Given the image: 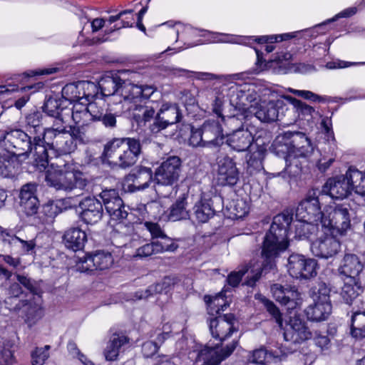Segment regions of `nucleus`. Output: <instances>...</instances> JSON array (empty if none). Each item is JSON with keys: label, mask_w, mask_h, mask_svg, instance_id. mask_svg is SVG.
Returning a JSON list of instances; mask_svg holds the SVG:
<instances>
[{"label": "nucleus", "mask_w": 365, "mask_h": 365, "mask_svg": "<svg viewBox=\"0 0 365 365\" xmlns=\"http://www.w3.org/2000/svg\"><path fill=\"white\" fill-rule=\"evenodd\" d=\"M292 221V215L288 211L283 212L273 218L270 229L266 233L262 246L264 269L268 266L272 268L275 259L289 247L288 228Z\"/></svg>", "instance_id": "obj_1"}, {"label": "nucleus", "mask_w": 365, "mask_h": 365, "mask_svg": "<svg viewBox=\"0 0 365 365\" xmlns=\"http://www.w3.org/2000/svg\"><path fill=\"white\" fill-rule=\"evenodd\" d=\"M47 166L46 183L57 190H83L87 185L86 175L72 162L65 163L61 158H56L55 162L50 161Z\"/></svg>", "instance_id": "obj_2"}, {"label": "nucleus", "mask_w": 365, "mask_h": 365, "mask_svg": "<svg viewBox=\"0 0 365 365\" xmlns=\"http://www.w3.org/2000/svg\"><path fill=\"white\" fill-rule=\"evenodd\" d=\"M141 153L139 140L133 138H114L104 145L103 155L111 164L121 168L133 165Z\"/></svg>", "instance_id": "obj_3"}, {"label": "nucleus", "mask_w": 365, "mask_h": 365, "mask_svg": "<svg viewBox=\"0 0 365 365\" xmlns=\"http://www.w3.org/2000/svg\"><path fill=\"white\" fill-rule=\"evenodd\" d=\"M226 142L232 150L238 153L250 149L247 163L251 173L262 168L266 147L263 144L259 145L257 140L254 143V137L248 129L240 128L233 131L227 135Z\"/></svg>", "instance_id": "obj_4"}, {"label": "nucleus", "mask_w": 365, "mask_h": 365, "mask_svg": "<svg viewBox=\"0 0 365 365\" xmlns=\"http://www.w3.org/2000/svg\"><path fill=\"white\" fill-rule=\"evenodd\" d=\"M0 147L16 157H29L33 154L34 164L37 167V155L35 153L34 140L31 134L21 129H12L0 136Z\"/></svg>", "instance_id": "obj_5"}, {"label": "nucleus", "mask_w": 365, "mask_h": 365, "mask_svg": "<svg viewBox=\"0 0 365 365\" xmlns=\"http://www.w3.org/2000/svg\"><path fill=\"white\" fill-rule=\"evenodd\" d=\"M285 135L291 138L289 146L287 147V155L286 158L287 170L294 175H297L301 171L298 166L297 158H308L314 152V147L310 140L304 133L300 132L286 133Z\"/></svg>", "instance_id": "obj_6"}, {"label": "nucleus", "mask_w": 365, "mask_h": 365, "mask_svg": "<svg viewBox=\"0 0 365 365\" xmlns=\"http://www.w3.org/2000/svg\"><path fill=\"white\" fill-rule=\"evenodd\" d=\"M351 207L342 203L329 206L324 211L322 226L342 235L351 227Z\"/></svg>", "instance_id": "obj_7"}, {"label": "nucleus", "mask_w": 365, "mask_h": 365, "mask_svg": "<svg viewBox=\"0 0 365 365\" xmlns=\"http://www.w3.org/2000/svg\"><path fill=\"white\" fill-rule=\"evenodd\" d=\"M320 192L312 189L306 197L298 205L296 210V217L299 221H311L322 224L324 212H322L319 195Z\"/></svg>", "instance_id": "obj_8"}, {"label": "nucleus", "mask_w": 365, "mask_h": 365, "mask_svg": "<svg viewBox=\"0 0 365 365\" xmlns=\"http://www.w3.org/2000/svg\"><path fill=\"white\" fill-rule=\"evenodd\" d=\"M42 115L38 112L29 114L26 118V130L28 131L34 140L35 153L38 161L43 165L46 162L45 148V129L41 123Z\"/></svg>", "instance_id": "obj_9"}, {"label": "nucleus", "mask_w": 365, "mask_h": 365, "mask_svg": "<svg viewBox=\"0 0 365 365\" xmlns=\"http://www.w3.org/2000/svg\"><path fill=\"white\" fill-rule=\"evenodd\" d=\"M46 162L42 163L37 160V168L40 170L45 169L49 162L53 160V155L56 156V153L60 154H68L76 149V142H74L70 131H67L56 135L50 140H46L45 142Z\"/></svg>", "instance_id": "obj_10"}, {"label": "nucleus", "mask_w": 365, "mask_h": 365, "mask_svg": "<svg viewBox=\"0 0 365 365\" xmlns=\"http://www.w3.org/2000/svg\"><path fill=\"white\" fill-rule=\"evenodd\" d=\"M98 88L96 84L91 81H78L68 83L62 89V98L70 103L82 101L83 103L93 99L98 94Z\"/></svg>", "instance_id": "obj_11"}, {"label": "nucleus", "mask_w": 365, "mask_h": 365, "mask_svg": "<svg viewBox=\"0 0 365 365\" xmlns=\"http://www.w3.org/2000/svg\"><path fill=\"white\" fill-rule=\"evenodd\" d=\"M114 259L108 251L99 250L86 255L76 261V270L81 272L106 270L112 267Z\"/></svg>", "instance_id": "obj_12"}, {"label": "nucleus", "mask_w": 365, "mask_h": 365, "mask_svg": "<svg viewBox=\"0 0 365 365\" xmlns=\"http://www.w3.org/2000/svg\"><path fill=\"white\" fill-rule=\"evenodd\" d=\"M317 262L299 254H292L287 264L289 274L297 279H309L317 275Z\"/></svg>", "instance_id": "obj_13"}, {"label": "nucleus", "mask_w": 365, "mask_h": 365, "mask_svg": "<svg viewBox=\"0 0 365 365\" xmlns=\"http://www.w3.org/2000/svg\"><path fill=\"white\" fill-rule=\"evenodd\" d=\"M180 172V158L177 156L169 157L155 171V179L158 186H172L178 180Z\"/></svg>", "instance_id": "obj_14"}, {"label": "nucleus", "mask_w": 365, "mask_h": 365, "mask_svg": "<svg viewBox=\"0 0 365 365\" xmlns=\"http://www.w3.org/2000/svg\"><path fill=\"white\" fill-rule=\"evenodd\" d=\"M181 116L179 107L176 104L164 103L150 127V131L155 134L159 133L168 126L179 122Z\"/></svg>", "instance_id": "obj_15"}, {"label": "nucleus", "mask_w": 365, "mask_h": 365, "mask_svg": "<svg viewBox=\"0 0 365 365\" xmlns=\"http://www.w3.org/2000/svg\"><path fill=\"white\" fill-rule=\"evenodd\" d=\"M235 317L232 314L219 316L210 320V330L212 336L217 341L215 346L221 344L234 332L237 331L235 327Z\"/></svg>", "instance_id": "obj_16"}, {"label": "nucleus", "mask_w": 365, "mask_h": 365, "mask_svg": "<svg viewBox=\"0 0 365 365\" xmlns=\"http://www.w3.org/2000/svg\"><path fill=\"white\" fill-rule=\"evenodd\" d=\"M240 180V171L236 163L225 155L217 160V182L221 186H234Z\"/></svg>", "instance_id": "obj_17"}, {"label": "nucleus", "mask_w": 365, "mask_h": 365, "mask_svg": "<svg viewBox=\"0 0 365 365\" xmlns=\"http://www.w3.org/2000/svg\"><path fill=\"white\" fill-rule=\"evenodd\" d=\"M310 249L314 256L329 259L339 252L341 244L332 235L324 234L312 242Z\"/></svg>", "instance_id": "obj_18"}, {"label": "nucleus", "mask_w": 365, "mask_h": 365, "mask_svg": "<svg viewBox=\"0 0 365 365\" xmlns=\"http://www.w3.org/2000/svg\"><path fill=\"white\" fill-rule=\"evenodd\" d=\"M99 196L113 220H120L127 217L128 212L125 210L123 200L115 190H103Z\"/></svg>", "instance_id": "obj_19"}, {"label": "nucleus", "mask_w": 365, "mask_h": 365, "mask_svg": "<svg viewBox=\"0 0 365 365\" xmlns=\"http://www.w3.org/2000/svg\"><path fill=\"white\" fill-rule=\"evenodd\" d=\"M271 291L274 299L286 306L288 310L295 309L302 303L301 294L295 287H284L281 284H275L272 286Z\"/></svg>", "instance_id": "obj_20"}, {"label": "nucleus", "mask_w": 365, "mask_h": 365, "mask_svg": "<svg viewBox=\"0 0 365 365\" xmlns=\"http://www.w3.org/2000/svg\"><path fill=\"white\" fill-rule=\"evenodd\" d=\"M351 192V187L346 175H339L329 178L320 192L329 195L331 198L342 200L347 197Z\"/></svg>", "instance_id": "obj_21"}, {"label": "nucleus", "mask_w": 365, "mask_h": 365, "mask_svg": "<svg viewBox=\"0 0 365 365\" xmlns=\"http://www.w3.org/2000/svg\"><path fill=\"white\" fill-rule=\"evenodd\" d=\"M200 128L207 148L219 147L223 144V130L218 120H206Z\"/></svg>", "instance_id": "obj_22"}, {"label": "nucleus", "mask_w": 365, "mask_h": 365, "mask_svg": "<svg viewBox=\"0 0 365 365\" xmlns=\"http://www.w3.org/2000/svg\"><path fill=\"white\" fill-rule=\"evenodd\" d=\"M82 210L81 217L82 220L90 225L97 223L103 216V205L97 199L88 197L79 203Z\"/></svg>", "instance_id": "obj_23"}, {"label": "nucleus", "mask_w": 365, "mask_h": 365, "mask_svg": "<svg viewBox=\"0 0 365 365\" xmlns=\"http://www.w3.org/2000/svg\"><path fill=\"white\" fill-rule=\"evenodd\" d=\"M364 269V264L359 257L354 254H346L342 259L338 272L343 279L349 281L359 279V275Z\"/></svg>", "instance_id": "obj_24"}, {"label": "nucleus", "mask_w": 365, "mask_h": 365, "mask_svg": "<svg viewBox=\"0 0 365 365\" xmlns=\"http://www.w3.org/2000/svg\"><path fill=\"white\" fill-rule=\"evenodd\" d=\"M247 112L256 116L262 122H273L277 119L278 110L273 101L255 102L247 108Z\"/></svg>", "instance_id": "obj_25"}, {"label": "nucleus", "mask_w": 365, "mask_h": 365, "mask_svg": "<svg viewBox=\"0 0 365 365\" xmlns=\"http://www.w3.org/2000/svg\"><path fill=\"white\" fill-rule=\"evenodd\" d=\"M284 336L287 341L299 343L310 339L312 334L304 322L299 318L293 317L290 319L289 327L284 331Z\"/></svg>", "instance_id": "obj_26"}, {"label": "nucleus", "mask_w": 365, "mask_h": 365, "mask_svg": "<svg viewBox=\"0 0 365 365\" xmlns=\"http://www.w3.org/2000/svg\"><path fill=\"white\" fill-rule=\"evenodd\" d=\"M177 248L178 245L175 243H167V242L153 240L150 243H146L138 247L135 251L134 257L145 258L165 252H173Z\"/></svg>", "instance_id": "obj_27"}, {"label": "nucleus", "mask_w": 365, "mask_h": 365, "mask_svg": "<svg viewBox=\"0 0 365 365\" xmlns=\"http://www.w3.org/2000/svg\"><path fill=\"white\" fill-rule=\"evenodd\" d=\"M0 240L12 247H17L26 255L35 253L36 242L34 240H25L14 235L0 227Z\"/></svg>", "instance_id": "obj_28"}, {"label": "nucleus", "mask_w": 365, "mask_h": 365, "mask_svg": "<svg viewBox=\"0 0 365 365\" xmlns=\"http://www.w3.org/2000/svg\"><path fill=\"white\" fill-rule=\"evenodd\" d=\"M331 312L330 302L322 301L314 298L313 304H311L305 309L307 319L313 322L326 320Z\"/></svg>", "instance_id": "obj_29"}, {"label": "nucleus", "mask_w": 365, "mask_h": 365, "mask_svg": "<svg viewBox=\"0 0 365 365\" xmlns=\"http://www.w3.org/2000/svg\"><path fill=\"white\" fill-rule=\"evenodd\" d=\"M142 92L140 86L133 83L129 80H123L120 86L119 96H120L125 103L132 104L130 107H135V105L141 103L140 93Z\"/></svg>", "instance_id": "obj_30"}, {"label": "nucleus", "mask_w": 365, "mask_h": 365, "mask_svg": "<svg viewBox=\"0 0 365 365\" xmlns=\"http://www.w3.org/2000/svg\"><path fill=\"white\" fill-rule=\"evenodd\" d=\"M187 197V192H184L178 196L175 201L170 207V212L168 216L169 220L178 221L189 217Z\"/></svg>", "instance_id": "obj_31"}, {"label": "nucleus", "mask_w": 365, "mask_h": 365, "mask_svg": "<svg viewBox=\"0 0 365 365\" xmlns=\"http://www.w3.org/2000/svg\"><path fill=\"white\" fill-rule=\"evenodd\" d=\"M238 91V87L235 83L225 84L219 89L215 90V98L212 104V110L219 117L222 115L223 104L225 98H232L233 95ZM232 100L230 99V101Z\"/></svg>", "instance_id": "obj_32"}, {"label": "nucleus", "mask_w": 365, "mask_h": 365, "mask_svg": "<svg viewBox=\"0 0 365 365\" xmlns=\"http://www.w3.org/2000/svg\"><path fill=\"white\" fill-rule=\"evenodd\" d=\"M86 240V232L78 227L67 230L63 236L66 247L75 252L83 249Z\"/></svg>", "instance_id": "obj_33"}, {"label": "nucleus", "mask_w": 365, "mask_h": 365, "mask_svg": "<svg viewBox=\"0 0 365 365\" xmlns=\"http://www.w3.org/2000/svg\"><path fill=\"white\" fill-rule=\"evenodd\" d=\"M128 343L127 336L123 334H114L108 341L104 350V356L107 361H115L117 359L120 349Z\"/></svg>", "instance_id": "obj_34"}, {"label": "nucleus", "mask_w": 365, "mask_h": 365, "mask_svg": "<svg viewBox=\"0 0 365 365\" xmlns=\"http://www.w3.org/2000/svg\"><path fill=\"white\" fill-rule=\"evenodd\" d=\"M344 286L342 287L341 296L343 300L348 304H351L357 300L358 297L362 292V287L359 279L349 281L343 279Z\"/></svg>", "instance_id": "obj_35"}, {"label": "nucleus", "mask_w": 365, "mask_h": 365, "mask_svg": "<svg viewBox=\"0 0 365 365\" xmlns=\"http://www.w3.org/2000/svg\"><path fill=\"white\" fill-rule=\"evenodd\" d=\"M123 81V80L118 75L106 76L100 80L98 88L101 89V93L104 96H119L120 86Z\"/></svg>", "instance_id": "obj_36"}, {"label": "nucleus", "mask_w": 365, "mask_h": 365, "mask_svg": "<svg viewBox=\"0 0 365 365\" xmlns=\"http://www.w3.org/2000/svg\"><path fill=\"white\" fill-rule=\"evenodd\" d=\"M350 322L351 336L357 339L365 338V311H352Z\"/></svg>", "instance_id": "obj_37"}, {"label": "nucleus", "mask_w": 365, "mask_h": 365, "mask_svg": "<svg viewBox=\"0 0 365 365\" xmlns=\"http://www.w3.org/2000/svg\"><path fill=\"white\" fill-rule=\"evenodd\" d=\"M146 230L150 234L151 238L153 240H158L160 239V242H167V243H174L173 240L166 235L163 230L161 228L160 225L157 222L151 221H144L138 224L136 227V230Z\"/></svg>", "instance_id": "obj_38"}, {"label": "nucleus", "mask_w": 365, "mask_h": 365, "mask_svg": "<svg viewBox=\"0 0 365 365\" xmlns=\"http://www.w3.org/2000/svg\"><path fill=\"white\" fill-rule=\"evenodd\" d=\"M204 300L207 305V312L210 315L218 314L220 312L225 311L227 307L229 306L225 299L223 292H220L215 296L206 295L204 297Z\"/></svg>", "instance_id": "obj_39"}, {"label": "nucleus", "mask_w": 365, "mask_h": 365, "mask_svg": "<svg viewBox=\"0 0 365 365\" xmlns=\"http://www.w3.org/2000/svg\"><path fill=\"white\" fill-rule=\"evenodd\" d=\"M133 183L128 186L131 192L144 190L149 186L152 180V173L150 169L143 168L131 176Z\"/></svg>", "instance_id": "obj_40"}, {"label": "nucleus", "mask_w": 365, "mask_h": 365, "mask_svg": "<svg viewBox=\"0 0 365 365\" xmlns=\"http://www.w3.org/2000/svg\"><path fill=\"white\" fill-rule=\"evenodd\" d=\"M53 121L52 125L45 129V140H50L56 135L68 131L66 129V115L62 113L58 116H53Z\"/></svg>", "instance_id": "obj_41"}, {"label": "nucleus", "mask_w": 365, "mask_h": 365, "mask_svg": "<svg viewBox=\"0 0 365 365\" xmlns=\"http://www.w3.org/2000/svg\"><path fill=\"white\" fill-rule=\"evenodd\" d=\"M18 157L7 153L0 154V176L9 178L15 173Z\"/></svg>", "instance_id": "obj_42"}, {"label": "nucleus", "mask_w": 365, "mask_h": 365, "mask_svg": "<svg viewBox=\"0 0 365 365\" xmlns=\"http://www.w3.org/2000/svg\"><path fill=\"white\" fill-rule=\"evenodd\" d=\"M193 210L196 219L200 222H206L215 213L210 202L202 198L195 203Z\"/></svg>", "instance_id": "obj_43"}, {"label": "nucleus", "mask_w": 365, "mask_h": 365, "mask_svg": "<svg viewBox=\"0 0 365 365\" xmlns=\"http://www.w3.org/2000/svg\"><path fill=\"white\" fill-rule=\"evenodd\" d=\"M25 322L29 327L36 324L43 317V312L40 304L30 302L24 307Z\"/></svg>", "instance_id": "obj_44"}, {"label": "nucleus", "mask_w": 365, "mask_h": 365, "mask_svg": "<svg viewBox=\"0 0 365 365\" xmlns=\"http://www.w3.org/2000/svg\"><path fill=\"white\" fill-rule=\"evenodd\" d=\"M129 110L134 111L133 116L138 123L150 121L155 115L154 108L148 105H143L142 103L135 105V107H129Z\"/></svg>", "instance_id": "obj_45"}, {"label": "nucleus", "mask_w": 365, "mask_h": 365, "mask_svg": "<svg viewBox=\"0 0 365 365\" xmlns=\"http://www.w3.org/2000/svg\"><path fill=\"white\" fill-rule=\"evenodd\" d=\"M250 210V202L247 198H237L232 200L230 211L235 218H242Z\"/></svg>", "instance_id": "obj_46"}, {"label": "nucleus", "mask_w": 365, "mask_h": 365, "mask_svg": "<svg viewBox=\"0 0 365 365\" xmlns=\"http://www.w3.org/2000/svg\"><path fill=\"white\" fill-rule=\"evenodd\" d=\"M62 101L61 99L48 98L43 106V112L51 117L62 114L65 110V108H61Z\"/></svg>", "instance_id": "obj_47"}, {"label": "nucleus", "mask_w": 365, "mask_h": 365, "mask_svg": "<svg viewBox=\"0 0 365 365\" xmlns=\"http://www.w3.org/2000/svg\"><path fill=\"white\" fill-rule=\"evenodd\" d=\"M91 99L87 105V110L91 114V120H99L103 118V115L106 111L105 102L100 99L99 101H92Z\"/></svg>", "instance_id": "obj_48"}, {"label": "nucleus", "mask_w": 365, "mask_h": 365, "mask_svg": "<svg viewBox=\"0 0 365 365\" xmlns=\"http://www.w3.org/2000/svg\"><path fill=\"white\" fill-rule=\"evenodd\" d=\"M295 225L296 233L299 237L309 238L317 230L318 222L311 221H299Z\"/></svg>", "instance_id": "obj_49"}, {"label": "nucleus", "mask_w": 365, "mask_h": 365, "mask_svg": "<svg viewBox=\"0 0 365 365\" xmlns=\"http://www.w3.org/2000/svg\"><path fill=\"white\" fill-rule=\"evenodd\" d=\"M74 142L79 144H88L91 142V139L87 133L84 126L78 125L71 127L69 130Z\"/></svg>", "instance_id": "obj_50"}, {"label": "nucleus", "mask_w": 365, "mask_h": 365, "mask_svg": "<svg viewBox=\"0 0 365 365\" xmlns=\"http://www.w3.org/2000/svg\"><path fill=\"white\" fill-rule=\"evenodd\" d=\"M78 106H73L71 109V117L76 124H79L82 126L87 125L91 121V114L88 112L87 109L82 110H78Z\"/></svg>", "instance_id": "obj_51"}, {"label": "nucleus", "mask_w": 365, "mask_h": 365, "mask_svg": "<svg viewBox=\"0 0 365 365\" xmlns=\"http://www.w3.org/2000/svg\"><path fill=\"white\" fill-rule=\"evenodd\" d=\"M188 143L193 148H207L204 138L202 136V132L200 128H191L190 136L188 140Z\"/></svg>", "instance_id": "obj_52"}, {"label": "nucleus", "mask_w": 365, "mask_h": 365, "mask_svg": "<svg viewBox=\"0 0 365 365\" xmlns=\"http://www.w3.org/2000/svg\"><path fill=\"white\" fill-rule=\"evenodd\" d=\"M269 354L267 351L263 348L257 349L252 351H250L247 361L253 364H264Z\"/></svg>", "instance_id": "obj_53"}, {"label": "nucleus", "mask_w": 365, "mask_h": 365, "mask_svg": "<svg viewBox=\"0 0 365 365\" xmlns=\"http://www.w3.org/2000/svg\"><path fill=\"white\" fill-rule=\"evenodd\" d=\"M36 185L34 183H28L24 185L20 191V204L31 199L37 198L36 196Z\"/></svg>", "instance_id": "obj_54"}, {"label": "nucleus", "mask_w": 365, "mask_h": 365, "mask_svg": "<svg viewBox=\"0 0 365 365\" xmlns=\"http://www.w3.org/2000/svg\"><path fill=\"white\" fill-rule=\"evenodd\" d=\"M297 32L294 33H287L284 34H279V35H272V36H262L256 39L259 43L270 42H280L282 41H286L292 38H294L296 36V34Z\"/></svg>", "instance_id": "obj_55"}, {"label": "nucleus", "mask_w": 365, "mask_h": 365, "mask_svg": "<svg viewBox=\"0 0 365 365\" xmlns=\"http://www.w3.org/2000/svg\"><path fill=\"white\" fill-rule=\"evenodd\" d=\"M262 302L267 311L274 318L276 322L279 327L282 326V317L279 309L270 300L263 298Z\"/></svg>", "instance_id": "obj_56"}, {"label": "nucleus", "mask_w": 365, "mask_h": 365, "mask_svg": "<svg viewBox=\"0 0 365 365\" xmlns=\"http://www.w3.org/2000/svg\"><path fill=\"white\" fill-rule=\"evenodd\" d=\"M356 12H357V8L355 6L345 9L344 10H343L341 12H339V14H337L334 18L329 19L327 21H325L321 24L317 25L314 29L318 30V29H321L322 26H325L327 23L336 21V19H338L339 18H348V17L352 16Z\"/></svg>", "instance_id": "obj_57"}, {"label": "nucleus", "mask_w": 365, "mask_h": 365, "mask_svg": "<svg viewBox=\"0 0 365 365\" xmlns=\"http://www.w3.org/2000/svg\"><path fill=\"white\" fill-rule=\"evenodd\" d=\"M38 198L31 199V200L20 204L22 211L28 216L36 214L38 211Z\"/></svg>", "instance_id": "obj_58"}, {"label": "nucleus", "mask_w": 365, "mask_h": 365, "mask_svg": "<svg viewBox=\"0 0 365 365\" xmlns=\"http://www.w3.org/2000/svg\"><path fill=\"white\" fill-rule=\"evenodd\" d=\"M313 338L315 344L322 351L328 350L330 348L331 341L327 335H323L316 331L314 334Z\"/></svg>", "instance_id": "obj_59"}, {"label": "nucleus", "mask_w": 365, "mask_h": 365, "mask_svg": "<svg viewBox=\"0 0 365 365\" xmlns=\"http://www.w3.org/2000/svg\"><path fill=\"white\" fill-rule=\"evenodd\" d=\"M32 365H43L48 358V353L42 349H36L31 354Z\"/></svg>", "instance_id": "obj_60"}, {"label": "nucleus", "mask_w": 365, "mask_h": 365, "mask_svg": "<svg viewBox=\"0 0 365 365\" xmlns=\"http://www.w3.org/2000/svg\"><path fill=\"white\" fill-rule=\"evenodd\" d=\"M248 271L247 267L240 269L238 272L230 273L227 277V282L232 287H236L240 282L242 276Z\"/></svg>", "instance_id": "obj_61"}, {"label": "nucleus", "mask_w": 365, "mask_h": 365, "mask_svg": "<svg viewBox=\"0 0 365 365\" xmlns=\"http://www.w3.org/2000/svg\"><path fill=\"white\" fill-rule=\"evenodd\" d=\"M42 211L48 217L53 218L60 212V208L53 202H49L43 206Z\"/></svg>", "instance_id": "obj_62"}, {"label": "nucleus", "mask_w": 365, "mask_h": 365, "mask_svg": "<svg viewBox=\"0 0 365 365\" xmlns=\"http://www.w3.org/2000/svg\"><path fill=\"white\" fill-rule=\"evenodd\" d=\"M159 349L156 341H146L143 344L142 351L145 356L150 357L154 355Z\"/></svg>", "instance_id": "obj_63"}, {"label": "nucleus", "mask_w": 365, "mask_h": 365, "mask_svg": "<svg viewBox=\"0 0 365 365\" xmlns=\"http://www.w3.org/2000/svg\"><path fill=\"white\" fill-rule=\"evenodd\" d=\"M329 292L330 289L328 287V286L325 283L321 282L319 284L317 294L314 297V299L322 301L330 302Z\"/></svg>", "instance_id": "obj_64"}]
</instances>
